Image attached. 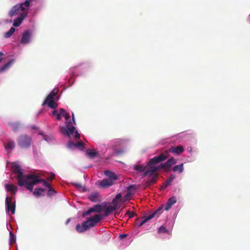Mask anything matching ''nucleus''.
Wrapping results in <instances>:
<instances>
[{
  "instance_id": "49",
  "label": "nucleus",
  "mask_w": 250,
  "mask_h": 250,
  "mask_svg": "<svg viewBox=\"0 0 250 250\" xmlns=\"http://www.w3.org/2000/svg\"><path fill=\"white\" fill-rule=\"evenodd\" d=\"M3 55V53L2 52H0V56Z\"/></svg>"
},
{
  "instance_id": "37",
  "label": "nucleus",
  "mask_w": 250,
  "mask_h": 250,
  "mask_svg": "<svg viewBox=\"0 0 250 250\" xmlns=\"http://www.w3.org/2000/svg\"><path fill=\"white\" fill-rule=\"evenodd\" d=\"M126 215H127L129 218H132L136 215V213L134 212L128 210L126 213Z\"/></svg>"
},
{
  "instance_id": "48",
  "label": "nucleus",
  "mask_w": 250,
  "mask_h": 250,
  "mask_svg": "<svg viewBox=\"0 0 250 250\" xmlns=\"http://www.w3.org/2000/svg\"><path fill=\"white\" fill-rule=\"evenodd\" d=\"M126 236H127L126 234H123L120 235V237L121 238H125Z\"/></svg>"
},
{
  "instance_id": "50",
  "label": "nucleus",
  "mask_w": 250,
  "mask_h": 250,
  "mask_svg": "<svg viewBox=\"0 0 250 250\" xmlns=\"http://www.w3.org/2000/svg\"><path fill=\"white\" fill-rule=\"evenodd\" d=\"M70 221V219H68L67 221H66V224H68L69 223V222Z\"/></svg>"
},
{
  "instance_id": "30",
  "label": "nucleus",
  "mask_w": 250,
  "mask_h": 250,
  "mask_svg": "<svg viewBox=\"0 0 250 250\" xmlns=\"http://www.w3.org/2000/svg\"><path fill=\"white\" fill-rule=\"evenodd\" d=\"M158 232L160 233H167L170 234V232L165 227L162 226L159 229Z\"/></svg>"
},
{
  "instance_id": "21",
  "label": "nucleus",
  "mask_w": 250,
  "mask_h": 250,
  "mask_svg": "<svg viewBox=\"0 0 250 250\" xmlns=\"http://www.w3.org/2000/svg\"><path fill=\"white\" fill-rule=\"evenodd\" d=\"M14 61V60H11L9 61L7 63L3 65L2 67L0 68V73H3L5 72L6 70L8 69L11 66L13 63Z\"/></svg>"
},
{
  "instance_id": "46",
  "label": "nucleus",
  "mask_w": 250,
  "mask_h": 250,
  "mask_svg": "<svg viewBox=\"0 0 250 250\" xmlns=\"http://www.w3.org/2000/svg\"><path fill=\"white\" fill-rule=\"evenodd\" d=\"M164 207V205H162L160 207H159L158 208H157V212L161 211L163 210Z\"/></svg>"
},
{
  "instance_id": "2",
  "label": "nucleus",
  "mask_w": 250,
  "mask_h": 250,
  "mask_svg": "<svg viewBox=\"0 0 250 250\" xmlns=\"http://www.w3.org/2000/svg\"><path fill=\"white\" fill-rule=\"evenodd\" d=\"M102 219L103 217L101 214H95L94 217H90L83 222L81 225L79 224H77L76 229L79 232H83L88 229L95 226Z\"/></svg>"
},
{
  "instance_id": "4",
  "label": "nucleus",
  "mask_w": 250,
  "mask_h": 250,
  "mask_svg": "<svg viewBox=\"0 0 250 250\" xmlns=\"http://www.w3.org/2000/svg\"><path fill=\"white\" fill-rule=\"evenodd\" d=\"M58 91L59 90L57 89L52 90L46 98L42 104V105H47L50 108H56L58 107V104L55 102V100L56 99V95Z\"/></svg>"
},
{
  "instance_id": "20",
  "label": "nucleus",
  "mask_w": 250,
  "mask_h": 250,
  "mask_svg": "<svg viewBox=\"0 0 250 250\" xmlns=\"http://www.w3.org/2000/svg\"><path fill=\"white\" fill-rule=\"evenodd\" d=\"M8 125L11 126L14 132H17L21 127V124L19 122H9Z\"/></svg>"
},
{
  "instance_id": "26",
  "label": "nucleus",
  "mask_w": 250,
  "mask_h": 250,
  "mask_svg": "<svg viewBox=\"0 0 250 250\" xmlns=\"http://www.w3.org/2000/svg\"><path fill=\"white\" fill-rule=\"evenodd\" d=\"M172 170L174 172L178 171L179 173H182L184 170L183 164H182L179 165L175 166L173 167Z\"/></svg>"
},
{
  "instance_id": "31",
  "label": "nucleus",
  "mask_w": 250,
  "mask_h": 250,
  "mask_svg": "<svg viewBox=\"0 0 250 250\" xmlns=\"http://www.w3.org/2000/svg\"><path fill=\"white\" fill-rule=\"evenodd\" d=\"M135 189V186L134 185H131L129 186L127 190V194H132L133 193Z\"/></svg>"
},
{
  "instance_id": "5",
  "label": "nucleus",
  "mask_w": 250,
  "mask_h": 250,
  "mask_svg": "<svg viewBox=\"0 0 250 250\" xmlns=\"http://www.w3.org/2000/svg\"><path fill=\"white\" fill-rule=\"evenodd\" d=\"M26 188L31 192H33V186L39 184V181L37 180V175L34 174H29L25 176L24 178Z\"/></svg>"
},
{
  "instance_id": "47",
  "label": "nucleus",
  "mask_w": 250,
  "mask_h": 250,
  "mask_svg": "<svg viewBox=\"0 0 250 250\" xmlns=\"http://www.w3.org/2000/svg\"><path fill=\"white\" fill-rule=\"evenodd\" d=\"M72 120H73V124H74V125H76V122H75V120L74 115L73 113H72Z\"/></svg>"
},
{
  "instance_id": "15",
  "label": "nucleus",
  "mask_w": 250,
  "mask_h": 250,
  "mask_svg": "<svg viewBox=\"0 0 250 250\" xmlns=\"http://www.w3.org/2000/svg\"><path fill=\"white\" fill-rule=\"evenodd\" d=\"M31 38V34L28 30H25L22 35L21 42L25 44L29 42Z\"/></svg>"
},
{
  "instance_id": "36",
  "label": "nucleus",
  "mask_w": 250,
  "mask_h": 250,
  "mask_svg": "<svg viewBox=\"0 0 250 250\" xmlns=\"http://www.w3.org/2000/svg\"><path fill=\"white\" fill-rule=\"evenodd\" d=\"M10 239L11 244H13L16 242V238L12 232H10Z\"/></svg>"
},
{
  "instance_id": "13",
  "label": "nucleus",
  "mask_w": 250,
  "mask_h": 250,
  "mask_svg": "<svg viewBox=\"0 0 250 250\" xmlns=\"http://www.w3.org/2000/svg\"><path fill=\"white\" fill-rule=\"evenodd\" d=\"M27 15V12H23L20 14V16L19 17L17 18L14 20L13 22V26L15 27L19 26L22 23L23 19L26 17Z\"/></svg>"
},
{
  "instance_id": "14",
  "label": "nucleus",
  "mask_w": 250,
  "mask_h": 250,
  "mask_svg": "<svg viewBox=\"0 0 250 250\" xmlns=\"http://www.w3.org/2000/svg\"><path fill=\"white\" fill-rule=\"evenodd\" d=\"M62 116H63L65 118L66 123H67V122L70 121H69L70 119L69 115L63 108H60L59 109V113L58 115H57L56 119L59 121L61 120Z\"/></svg>"
},
{
  "instance_id": "51",
  "label": "nucleus",
  "mask_w": 250,
  "mask_h": 250,
  "mask_svg": "<svg viewBox=\"0 0 250 250\" xmlns=\"http://www.w3.org/2000/svg\"><path fill=\"white\" fill-rule=\"evenodd\" d=\"M2 61V59L1 58H0V62Z\"/></svg>"
},
{
  "instance_id": "29",
  "label": "nucleus",
  "mask_w": 250,
  "mask_h": 250,
  "mask_svg": "<svg viewBox=\"0 0 250 250\" xmlns=\"http://www.w3.org/2000/svg\"><path fill=\"white\" fill-rule=\"evenodd\" d=\"M167 158V155L166 154L162 153L157 156V163L165 160Z\"/></svg>"
},
{
  "instance_id": "1",
  "label": "nucleus",
  "mask_w": 250,
  "mask_h": 250,
  "mask_svg": "<svg viewBox=\"0 0 250 250\" xmlns=\"http://www.w3.org/2000/svg\"><path fill=\"white\" fill-rule=\"evenodd\" d=\"M134 169L139 173H143V177L152 176L148 181L149 185L155 184L156 181V156L152 158L146 166L136 165Z\"/></svg>"
},
{
  "instance_id": "45",
  "label": "nucleus",
  "mask_w": 250,
  "mask_h": 250,
  "mask_svg": "<svg viewBox=\"0 0 250 250\" xmlns=\"http://www.w3.org/2000/svg\"><path fill=\"white\" fill-rule=\"evenodd\" d=\"M122 197L121 193H118L116 195L115 198L114 199H116L117 200L120 199Z\"/></svg>"
},
{
  "instance_id": "8",
  "label": "nucleus",
  "mask_w": 250,
  "mask_h": 250,
  "mask_svg": "<svg viewBox=\"0 0 250 250\" xmlns=\"http://www.w3.org/2000/svg\"><path fill=\"white\" fill-rule=\"evenodd\" d=\"M71 122H67L66 123V127H61V131L64 135L70 136L72 135L76 130V128L73 126H71Z\"/></svg>"
},
{
  "instance_id": "25",
  "label": "nucleus",
  "mask_w": 250,
  "mask_h": 250,
  "mask_svg": "<svg viewBox=\"0 0 250 250\" xmlns=\"http://www.w3.org/2000/svg\"><path fill=\"white\" fill-rule=\"evenodd\" d=\"M116 208L115 207H113L112 206H108L104 211V216H107L112 211L115 210L116 209Z\"/></svg>"
},
{
  "instance_id": "44",
  "label": "nucleus",
  "mask_w": 250,
  "mask_h": 250,
  "mask_svg": "<svg viewBox=\"0 0 250 250\" xmlns=\"http://www.w3.org/2000/svg\"><path fill=\"white\" fill-rule=\"evenodd\" d=\"M59 113H58V112L56 110H54L52 111V115L54 116H56V117H57V115H58Z\"/></svg>"
},
{
  "instance_id": "33",
  "label": "nucleus",
  "mask_w": 250,
  "mask_h": 250,
  "mask_svg": "<svg viewBox=\"0 0 250 250\" xmlns=\"http://www.w3.org/2000/svg\"><path fill=\"white\" fill-rule=\"evenodd\" d=\"M175 176L174 175H170L168 178L167 179V180L166 181V186L170 185L171 184V182L175 179Z\"/></svg>"
},
{
  "instance_id": "27",
  "label": "nucleus",
  "mask_w": 250,
  "mask_h": 250,
  "mask_svg": "<svg viewBox=\"0 0 250 250\" xmlns=\"http://www.w3.org/2000/svg\"><path fill=\"white\" fill-rule=\"evenodd\" d=\"M15 147V144L13 141H9L6 146H5L6 149H13Z\"/></svg>"
},
{
  "instance_id": "39",
  "label": "nucleus",
  "mask_w": 250,
  "mask_h": 250,
  "mask_svg": "<svg viewBox=\"0 0 250 250\" xmlns=\"http://www.w3.org/2000/svg\"><path fill=\"white\" fill-rule=\"evenodd\" d=\"M75 145H76V143H74L73 141H69L68 143L67 146L69 148H72L73 147H75Z\"/></svg>"
},
{
  "instance_id": "6",
  "label": "nucleus",
  "mask_w": 250,
  "mask_h": 250,
  "mask_svg": "<svg viewBox=\"0 0 250 250\" xmlns=\"http://www.w3.org/2000/svg\"><path fill=\"white\" fill-rule=\"evenodd\" d=\"M11 169L14 173L17 174V178L19 186H23L25 185V181H24L25 176H23L20 166L16 164H14L12 166Z\"/></svg>"
},
{
  "instance_id": "43",
  "label": "nucleus",
  "mask_w": 250,
  "mask_h": 250,
  "mask_svg": "<svg viewBox=\"0 0 250 250\" xmlns=\"http://www.w3.org/2000/svg\"><path fill=\"white\" fill-rule=\"evenodd\" d=\"M74 133H75V138H77V139H79L80 138V135L78 133V132L76 130Z\"/></svg>"
},
{
  "instance_id": "7",
  "label": "nucleus",
  "mask_w": 250,
  "mask_h": 250,
  "mask_svg": "<svg viewBox=\"0 0 250 250\" xmlns=\"http://www.w3.org/2000/svg\"><path fill=\"white\" fill-rule=\"evenodd\" d=\"M18 146L21 148H28L31 145V138L25 134L20 135L17 139Z\"/></svg>"
},
{
  "instance_id": "10",
  "label": "nucleus",
  "mask_w": 250,
  "mask_h": 250,
  "mask_svg": "<svg viewBox=\"0 0 250 250\" xmlns=\"http://www.w3.org/2000/svg\"><path fill=\"white\" fill-rule=\"evenodd\" d=\"M105 208V207L101 205H96L92 208H90L86 211L82 213V216L85 217L89 215L91 212H96L98 213L101 212L103 209Z\"/></svg>"
},
{
  "instance_id": "12",
  "label": "nucleus",
  "mask_w": 250,
  "mask_h": 250,
  "mask_svg": "<svg viewBox=\"0 0 250 250\" xmlns=\"http://www.w3.org/2000/svg\"><path fill=\"white\" fill-rule=\"evenodd\" d=\"M156 214V210H154L152 213L151 214L148 215L146 217H142V221L139 223L140 221L139 219H137L136 220V224L139 227H141L142 225H143L144 224L146 223L147 221L155 217V215Z\"/></svg>"
},
{
  "instance_id": "17",
  "label": "nucleus",
  "mask_w": 250,
  "mask_h": 250,
  "mask_svg": "<svg viewBox=\"0 0 250 250\" xmlns=\"http://www.w3.org/2000/svg\"><path fill=\"white\" fill-rule=\"evenodd\" d=\"M104 174L108 177V179L110 180L111 181L114 182V181H116L118 179V176L115 173L110 170H105L104 171Z\"/></svg>"
},
{
  "instance_id": "19",
  "label": "nucleus",
  "mask_w": 250,
  "mask_h": 250,
  "mask_svg": "<svg viewBox=\"0 0 250 250\" xmlns=\"http://www.w3.org/2000/svg\"><path fill=\"white\" fill-rule=\"evenodd\" d=\"M176 202V198L175 197H172L169 198L167 204L165 205V209L166 210H169L171 207Z\"/></svg>"
},
{
  "instance_id": "40",
  "label": "nucleus",
  "mask_w": 250,
  "mask_h": 250,
  "mask_svg": "<svg viewBox=\"0 0 250 250\" xmlns=\"http://www.w3.org/2000/svg\"><path fill=\"white\" fill-rule=\"evenodd\" d=\"M112 204H113V207H115V208H117V205L119 203V202L118 201V200H117L116 199H113V200H112Z\"/></svg>"
},
{
  "instance_id": "32",
  "label": "nucleus",
  "mask_w": 250,
  "mask_h": 250,
  "mask_svg": "<svg viewBox=\"0 0 250 250\" xmlns=\"http://www.w3.org/2000/svg\"><path fill=\"white\" fill-rule=\"evenodd\" d=\"M37 180L39 181V183H42L44 186L48 188L51 186L49 183H48L45 180L43 179H41L39 178V177L37 175Z\"/></svg>"
},
{
  "instance_id": "18",
  "label": "nucleus",
  "mask_w": 250,
  "mask_h": 250,
  "mask_svg": "<svg viewBox=\"0 0 250 250\" xmlns=\"http://www.w3.org/2000/svg\"><path fill=\"white\" fill-rule=\"evenodd\" d=\"M169 151L177 155L181 154L184 151V147L182 146H172L169 149Z\"/></svg>"
},
{
  "instance_id": "35",
  "label": "nucleus",
  "mask_w": 250,
  "mask_h": 250,
  "mask_svg": "<svg viewBox=\"0 0 250 250\" xmlns=\"http://www.w3.org/2000/svg\"><path fill=\"white\" fill-rule=\"evenodd\" d=\"M87 154L91 157L94 158L96 156L97 153L95 151H92L91 150H88L87 151Z\"/></svg>"
},
{
  "instance_id": "34",
  "label": "nucleus",
  "mask_w": 250,
  "mask_h": 250,
  "mask_svg": "<svg viewBox=\"0 0 250 250\" xmlns=\"http://www.w3.org/2000/svg\"><path fill=\"white\" fill-rule=\"evenodd\" d=\"M75 147L80 148L81 150H83L84 148V145L82 142H79L76 143Z\"/></svg>"
},
{
  "instance_id": "16",
  "label": "nucleus",
  "mask_w": 250,
  "mask_h": 250,
  "mask_svg": "<svg viewBox=\"0 0 250 250\" xmlns=\"http://www.w3.org/2000/svg\"><path fill=\"white\" fill-rule=\"evenodd\" d=\"M98 182L100 187L103 188L110 187L114 184V182L108 179H104L101 181H98Z\"/></svg>"
},
{
  "instance_id": "11",
  "label": "nucleus",
  "mask_w": 250,
  "mask_h": 250,
  "mask_svg": "<svg viewBox=\"0 0 250 250\" xmlns=\"http://www.w3.org/2000/svg\"><path fill=\"white\" fill-rule=\"evenodd\" d=\"M12 200V197H6L5 200L6 210L7 212L11 211L12 214H14L15 213L16 208L15 202L13 203Z\"/></svg>"
},
{
  "instance_id": "28",
  "label": "nucleus",
  "mask_w": 250,
  "mask_h": 250,
  "mask_svg": "<svg viewBox=\"0 0 250 250\" xmlns=\"http://www.w3.org/2000/svg\"><path fill=\"white\" fill-rule=\"evenodd\" d=\"M15 31V28L14 27H11L10 30L4 34V37L5 38H9L13 35Z\"/></svg>"
},
{
  "instance_id": "38",
  "label": "nucleus",
  "mask_w": 250,
  "mask_h": 250,
  "mask_svg": "<svg viewBox=\"0 0 250 250\" xmlns=\"http://www.w3.org/2000/svg\"><path fill=\"white\" fill-rule=\"evenodd\" d=\"M56 192L55 190L51 187L50 186V187L48 188V195H51Z\"/></svg>"
},
{
  "instance_id": "42",
  "label": "nucleus",
  "mask_w": 250,
  "mask_h": 250,
  "mask_svg": "<svg viewBox=\"0 0 250 250\" xmlns=\"http://www.w3.org/2000/svg\"><path fill=\"white\" fill-rule=\"evenodd\" d=\"M73 185L76 188H78V189H80L83 188L82 185L79 183H74Z\"/></svg>"
},
{
  "instance_id": "24",
  "label": "nucleus",
  "mask_w": 250,
  "mask_h": 250,
  "mask_svg": "<svg viewBox=\"0 0 250 250\" xmlns=\"http://www.w3.org/2000/svg\"><path fill=\"white\" fill-rule=\"evenodd\" d=\"M5 188L7 191L11 192L14 194H15L18 190L17 187L13 185H6Z\"/></svg>"
},
{
  "instance_id": "23",
  "label": "nucleus",
  "mask_w": 250,
  "mask_h": 250,
  "mask_svg": "<svg viewBox=\"0 0 250 250\" xmlns=\"http://www.w3.org/2000/svg\"><path fill=\"white\" fill-rule=\"evenodd\" d=\"M89 200L93 202H97L100 201L99 194L98 193H93L89 196Z\"/></svg>"
},
{
  "instance_id": "41",
  "label": "nucleus",
  "mask_w": 250,
  "mask_h": 250,
  "mask_svg": "<svg viewBox=\"0 0 250 250\" xmlns=\"http://www.w3.org/2000/svg\"><path fill=\"white\" fill-rule=\"evenodd\" d=\"M55 177V175L54 173H51L50 176L47 178V179L48 180H52L53 179H54Z\"/></svg>"
},
{
  "instance_id": "22",
  "label": "nucleus",
  "mask_w": 250,
  "mask_h": 250,
  "mask_svg": "<svg viewBox=\"0 0 250 250\" xmlns=\"http://www.w3.org/2000/svg\"><path fill=\"white\" fill-rule=\"evenodd\" d=\"M45 189L42 188H36L33 192V195L37 197H39L41 195H44Z\"/></svg>"
},
{
  "instance_id": "3",
  "label": "nucleus",
  "mask_w": 250,
  "mask_h": 250,
  "mask_svg": "<svg viewBox=\"0 0 250 250\" xmlns=\"http://www.w3.org/2000/svg\"><path fill=\"white\" fill-rule=\"evenodd\" d=\"M33 0H26L24 2L21 4H17L14 6L12 8L8 13V15L10 17H12L14 16L18 15L20 11H21L22 12H26L25 10L27 8H28L30 5V3Z\"/></svg>"
},
{
  "instance_id": "9",
  "label": "nucleus",
  "mask_w": 250,
  "mask_h": 250,
  "mask_svg": "<svg viewBox=\"0 0 250 250\" xmlns=\"http://www.w3.org/2000/svg\"><path fill=\"white\" fill-rule=\"evenodd\" d=\"M176 163V160L173 158H171L167 162L162 163L159 166L157 167V170L159 168H162L166 171H168L171 166Z\"/></svg>"
}]
</instances>
